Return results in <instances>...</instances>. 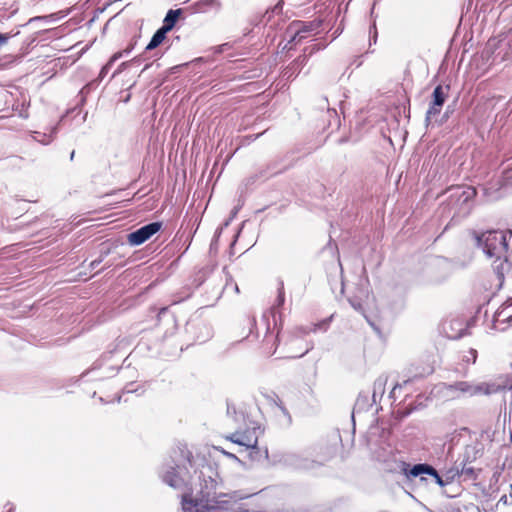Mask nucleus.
I'll list each match as a JSON object with an SVG mask.
<instances>
[{
  "label": "nucleus",
  "mask_w": 512,
  "mask_h": 512,
  "mask_svg": "<svg viewBox=\"0 0 512 512\" xmlns=\"http://www.w3.org/2000/svg\"><path fill=\"white\" fill-rule=\"evenodd\" d=\"M462 473L464 474H472L473 473V469L472 468H463L462 469Z\"/></svg>",
  "instance_id": "nucleus-20"
},
{
  "label": "nucleus",
  "mask_w": 512,
  "mask_h": 512,
  "mask_svg": "<svg viewBox=\"0 0 512 512\" xmlns=\"http://www.w3.org/2000/svg\"><path fill=\"white\" fill-rule=\"evenodd\" d=\"M250 494L232 492L229 494L201 493L198 497H189L183 495L182 509L183 512H211L212 510H234V506L239 500L248 498Z\"/></svg>",
  "instance_id": "nucleus-2"
},
{
  "label": "nucleus",
  "mask_w": 512,
  "mask_h": 512,
  "mask_svg": "<svg viewBox=\"0 0 512 512\" xmlns=\"http://www.w3.org/2000/svg\"><path fill=\"white\" fill-rule=\"evenodd\" d=\"M477 359V351L475 349H469L467 355L464 356V361L467 363H475Z\"/></svg>",
  "instance_id": "nucleus-17"
},
{
  "label": "nucleus",
  "mask_w": 512,
  "mask_h": 512,
  "mask_svg": "<svg viewBox=\"0 0 512 512\" xmlns=\"http://www.w3.org/2000/svg\"><path fill=\"white\" fill-rule=\"evenodd\" d=\"M503 186L512 189V167L504 172Z\"/></svg>",
  "instance_id": "nucleus-15"
},
{
  "label": "nucleus",
  "mask_w": 512,
  "mask_h": 512,
  "mask_svg": "<svg viewBox=\"0 0 512 512\" xmlns=\"http://www.w3.org/2000/svg\"><path fill=\"white\" fill-rule=\"evenodd\" d=\"M405 474L408 478L421 477L422 481L425 480L423 475H429L433 477L436 484L440 487H445L447 485L445 483L444 475L440 476L437 470L428 464H416L409 471H406Z\"/></svg>",
  "instance_id": "nucleus-6"
},
{
  "label": "nucleus",
  "mask_w": 512,
  "mask_h": 512,
  "mask_svg": "<svg viewBox=\"0 0 512 512\" xmlns=\"http://www.w3.org/2000/svg\"><path fill=\"white\" fill-rule=\"evenodd\" d=\"M477 245L482 248L485 255L492 259V267L496 273L500 285L504 279L505 273L510 270L507 253V233L503 231H487L481 235H475Z\"/></svg>",
  "instance_id": "nucleus-1"
},
{
  "label": "nucleus",
  "mask_w": 512,
  "mask_h": 512,
  "mask_svg": "<svg viewBox=\"0 0 512 512\" xmlns=\"http://www.w3.org/2000/svg\"><path fill=\"white\" fill-rule=\"evenodd\" d=\"M100 262H101V260L91 262V267L95 268Z\"/></svg>",
  "instance_id": "nucleus-22"
},
{
  "label": "nucleus",
  "mask_w": 512,
  "mask_h": 512,
  "mask_svg": "<svg viewBox=\"0 0 512 512\" xmlns=\"http://www.w3.org/2000/svg\"><path fill=\"white\" fill-rule=\"evenodd\" d=\"M221 452H222L224 455H226L227 457L231 458V459L238 460V458H237L234 454H232V453H229V452H227V451H225V450H221Z\"/></svg>",
  "instance_id": "nucleus-19"
},
{
  "label": "nucleus",
  "mask_w": 512,
  "mask_h": 512,
  "mask_svg": "<svg viewBox=\"0 0 512 512\" xmlns=\"http://www.w3.org/2000/svg\"><path fill=\"white\" fill-rule=\"evenodd\" d=\"M450 198L455 205L459 206L462 213L467 214L472 207V201L476 196V190L470 186H457L449 190Z\"/></svg>",
  "instance_id": "nucleus-3"
},
{
  "label": "nucleus",
  "mask_w": 512,
  "mask_h": 512,
  "mask_svg": "<svg viewBox=\"0 0 512 512\" xmlns=\"http://www.w3.org/2000/svg\"><path fill=\"white\" fill-rule=\"evenodd\" d=\"M283 301H284V296H283V293L280 292V294H279V303L282 304Z\"/></svg>",
  "instance_id": "nucleus-23"
},
{
  "label": "nucleus",
  "mask_w": 512,
  "mask_h": 512,
  "mask_svg": "<svg viewBox=\"0 0 512 512\" xmlns=\"http://www.w3.org/2000/svg\"><path fill=\"white\" fill-rule=\"evenodd\" d=\"M167 33L168 31L166 28L161 27L159 30H157L156 33L153 35L152 39L150 40V42L148 43V45L146 46V50H153L156 47H158L165 39Z\"/></svg>",
  "instance_id": "nucleus-12"
},
{
  "label": "nucleus",
  "mask_w": 512,
  "mask_h": 512,
  "mask_svg": "<svg viewBox=\"0 0 512 512\" xmlns=\"http://www.w3.org/2000/svg\"><path fill=\"white\" fill-rule=\"evenodd\" d=\"M123 56V52L115 53L109 60V62L102 68L101 74H104L112 66V64Z\"/></svg>",
  "instance_id": "nucleus-16"
},
{
  "label": "nucleus",
  "mask_w": 512,
  "mask_h": 512,
  "mask_svg": "<svg viewBox=\"0 0 512 512\" xmlns=\"http://www.w3.org/2000/svg\"><path fill=\"white\" fill-rule=\"evenodd\" d=\"M39 19H42V17H34V18L30 19V21H35V20H39Z\"/></svg>",
  "instance_id": "nucleus-24"
},
{
  "label": "nucleus",
  "mask_w": 512,
  "mask_h": 512,
  "mask_svg": "<svg viewBox=\"0 0 512 512\" xmlns=\"http://www.w3.org/2000/svg\"><path fill=\"white\" fill-rule=\"evenodd\" d=\"M312 24L302 22H293L287 29V35L290 37L289 43H296L304 39L308 32L312 30Z\"/></svg>",
  "instance_id": "nucleus-10"
},
{
  "label": "nucleus",
  "mask_w": 512,
  "mask_h": 512,
  "mask_svg": "<svg viewBox=\"0 0 512 512\" xmlns=\"http://www.w3.org/2000/svg\"><path fill=\"white\" fill-rule=\"evenodd\" d=\"M278 9H279V10H280V9H282V0H281V1H279V2L275 5V7H274V9H273V10L275 11V10H278Z\"/></svg>",
  "instance_id": "nucleus-21"
},
{
  "label": "nucleus",
  "mask_w": 512,
  "mask_h": 512,
  "mask_svg": "<svg viewBox=\"0 0 512 512\" xmlns=\"http://www.w3.org/2000/svg\"><path fill=\"white\" fill-rule=\"evenodd\" d=\"M279 463L285 467L294 469H308L311 467V463L307 458L295 452L284 453L279 459Z\"/></svg>",
  "instance_id": "nucleus-9"
},
{
  "label": "nucleus",
  "mask_w": 512,
  "mask_h": 512,
  "mask_svg": "<svg viewBox=\"0 0 512 512\" xmlns=\"http://www.w3.org/2000/svg\"><path fill=\"white\" fill-rule=\"evenodd\" d=\"M455 388L462 393H467L469 395H476V394H489V386L485 383L479 384V385H471L467 382H459L455 385Z\"/></svg>",
  "instance_id": "nucleus-11"
},
{
  "label": "nucleus",
  "mask_w": 512,
  "mask_h": 512,
  "mask_svg": "<svg viewBox=\"0 0 512 512\" xmlns=\"http://www.w3.org/2000/svg\"><path fill=\"white\" fill-rule=\"evenodd\" d=\"M181 13L180 9L177 10H169L164 18V24L162 28H166L169 32L174 27L179 15Z\"/></svg>",
  "instance_id": "nucleus-13"
},
{
  "label": "nucleus",
  "mask_w": 512,
  "mask_h": 512,
  "mask_svg": "<svg viewBox=\"0 0 512 512\" xmlns=\"http://www.w3.org/2000/svg\"><path fill=\"white\" fill-rule=\"evenodd\" d=\"M459 475H460V472L458 469L452 468V469L446 470L444 473L445 483L447 485L452 483L454 481V479L456 477H458Z\"/></svg>",
  "instance_id": "nucleus-14"
},
{
  "label": "nucleus",
  "mask_w": 512,
  "mask_h": 512,
  "mask_svg": "<svg viewBox=\"0 0 512 512\" xmlns=\"http://www.w3.org/2000/svg\"><path fill=\"white\" fill-rule=\"evenodd\" d=\"M186 474L187 472L184 467H180L179 465L177 467L171 466L163 473L162 478L169 486L175 489H181L186 486Z\"/></svg>",
  "instance_id": "nucleus-8"
},
{
  "label": "nucleus",
  "mask_w": 512,
  "mask_h": 512,
  "mask_svg": "<svg viewBox=\"0 0 512 512\" xmlns=\"http://www.w3.org/2000/svg\"><path fill=\"white\" fill-rule=\"evenodd\" d=\"M226 439L245 449L255 448L258 443V436L255 429L236 431L226 436Z\"/></svg>",
  "instance_id": "nucleus-7"
},
{
  "label": "nucleus",
  "mask_w": 512,
  "mask_h": 512,
  "mask_svg": "<svg viewBox=\"0 0 512 512\" xmlns=\"http://www.w3.org/2000/svg\"><path fill=\"white\" fill-rule=\"evenodd\" d=\"M161 228L159 222H153L145 225L128 235V243L132 246H138L149 240Z\"/></svg>",
  "instance_id": "nucleus-5"
},
{
  "label": "nucleus",
  "mask_w": 512,
  "mask_h": 512,
  "mask_svg": "<svg viewBox=\"0 0 512 512\" xmlns=\"http://www.w3.org/2000/svg\"><path fill=\"white\" fill-rule=\"evenodd\" d=\"M449 87L438 85L432 93V101L426 112V122L429 124L441 112L442 106L448 96Z\"/></svg>",
  "instance_id": "nucleus-4"
},
{
  "label": "nucleus",
  "mask_w": 512,
  "mask_h": 512,
  "mask_svg": "<svg viewBox=\"0 0 512 512\" xmlns=\"http://www.w3.org/2000/svg\"><path fill=\"white\" fill-rule=\"evenodd\" d=\"M9 37L6 35V34H1L0 33V47H2L3 45H5L8 41Z\"/></svg>",
  "instance_id": "nucleus-18"
}]
</instances>
